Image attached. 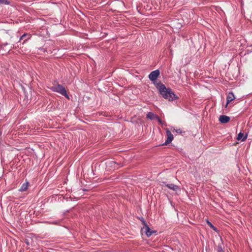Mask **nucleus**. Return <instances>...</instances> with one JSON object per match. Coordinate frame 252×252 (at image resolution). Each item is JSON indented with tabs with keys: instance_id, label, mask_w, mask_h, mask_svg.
<instances>
[{
	"instance_id": "nucleus-6",
	"label": "nucleus",
	"mask_w": 252,
	"mask_h": 252,
	"mask_svg": "<svg viewBox=\"0 0 252 252\" xmlns=\"http://www.w3.org/2000/svg\"><path fill=\"white\" fill-rule=\"evenodd\" d=\"M230 120V118L225 115H221L219 118V121L221 123L226 124Z\"/></svg>"
},
{
	"instance_id": "nucleus-1",
	"label": "nucleus",
	"mask_w": 252,
	"mask_h": 252,
	"mask_svg": "<svg viewBox=\"0 0 252 252\" xmlns=\"http://www.w3.org/2000/svg\"><path fill=\"white\" fill-rule=\"evenodd\" d=\"M160 94L165 99L169 101H173L177 98V96L170 89H167L164 85L160 84L157 86Z\"/></svg>"
},
{
	"instance_id": "nucleus-10",
	"label": "nucleus",
	"mask_w": 252,
	"mask_h": 252,
	"mask_svg": "<svg viewBox=\"0 0 252 252\" xmlns=\"http://www.w3.org/2000/svg\"><path fill=\"white\" fill-rule=\"evenodd\" d=\"M148 119L150 120H155L156 119L157 116L153 113L152 112H148L146 116Z\"/></svg>"
},
{
	"instance_id": "nucleus-15",
	"label": "nucleus",
	"mask_w": 252,
	"mask_h": 252,
	"mask_svg": "<svg viewBox=\"0 0 252 252\" xmlns=\"http://www.w3.org/2000/svg\"><path fill=\"white\" fill-rule=\"evenodd\" d=\"M155 120H157L159 124H160V125L163 124V123L162 122L161 119L158 116L157 117V118Z\"/></svg>"
},
{
	"instance_id": "nucleus-8",
	"label": "nucleus",
	"mask_w": 252,
	"mask_h": 252,
	"mask_svg": "<svg viewBox=\"0 0 252 252\" xmlns=\"http://www.w3.org/2000/svg\"><path fill=\"white\" fill-rule=\"evenodd\" d=\"M165 186L174 191H177L179 189L178 186L173 184H166Z\"/></svg>"
},
{
	"instance_id": "nucleus-13",
	"label": "nucleus",
	"mask_w": 252,
	"mask_h": 252,
	"mask_svg": "<svg viewBox=\"0 0 252 252\" xmlns=\"http://www.w3.org/2000/svg\"><path fill=\"white\" fill-rule=\"evenodd\" d=\"M207 222L211 228H213L214 230H216V228L212 225V224L210 222L207 221Z\"/></svg>"
},
{
	"instance_id": "nucleus-2",
	"label": "nucleus",
	"mask_w": 252,
	"mask_h": 252,
	"mask_svg": "<svg viewBox=\"0 0 252 252\" xmlns=\"http://www.w3.org/2000/svg\"><path fill=\"white\" fill-rule=\"evenodd\" d=\"M51 90L53 92H57L64 96L66 98L69 99V96L66 93L65 88L62 85L57 84L54 85L51 88Z\"/></svg>"
},
{
	"instance_id": "nucleus-19",
	"label": "nucleus",
	"mask_w": 252,
	"mask_h": 252,
	"mask_svg": "<svg viewBox=\"0 0 252 252\" xmlns=\"http://www.w3.org/2000/svg\"><path fill=\"white\" fill-rule=\"evenodd\" d=\"M176 28H179V29H180V26H177L176 27Z\"/></svg>"
},
{
	"instance_id": "nucleus-18",
	"label": "nucleus",
	"mask_w": 252,
	"mask_h": 252,
	"mask_svg": "<svg viewBox=\"0 0 252 252\" xmlns=\"http://www.w3.org/2000/svg\"><path fill=\"white\" fill-rule=\"evenodd\" d=\"M173 26L175 27V26H176V22H175L173 23Z\"/></svg>"
},
{
	"instance_id": "nucleus-9",
	"label": "nucleus",
	"mask_w": 252,
	"mask_h": 252,
	"mask_svg": "<svg viewBox=\"0 0 252 252\" xmlns=\"http://www.w3.org/2000/svg\"><path fill=\"white\" fill-rule=\"evenodd\" d=\"M247 138V135H244V134L240 132L237 136V139L238 140H241L242 141H245Z\"/></svg>"
},
{
	"instance_id": "nucleus-7",
	"label": "nucleus",
	"mask_w": 252,
	"mask_h": 252,
	"mask_svg": "<svg viewBox=\"0 0 252 252\" xmlns=\"http://www.w3.org/2000/svg\"><path fill=\"white\" fill-rule=\"evenodd\" d=\"M235 98V96L233 93L230 92L228 93L227 96V103L226 105V107L227 106V104L229 103L231 101L233 100Z\"/></svg>"
},
{
	"instance_id": "nucleus-16",
	"label": "nucleus",
	"mask_w": 252,
	"mask_h": 252,
	"mask_svg": "<svg viewBox=\"0 0 252 252\" xmlns=\"http://www.w3.org/2000/svg\"><path fill=\"white\" fill-rule=\"evenodd\" d=\"M174 130H175L176 131V132L178 134H180L182 133V130L180 129H174Z\"/></svg>"
},
{
	"instance_id": "nucleus-17",
	"label": "nucleus",
	"mask_w": 252,
	"mask_h": 252,
	"mask_svg": "<svg viewBox=\"0 0 252 252\" xmlns=\"http://www.w3.org/2000/svg\"><path fill=\"white\" fill-rule=\"evenodd\" d=\"M26 36V34H23L20 38V40H22L23 39V38H24V37Z\"/></svg>"
},
{
	"instance_id": "nucleus-4",
	"label": "nucleus",
	"mask_w": 252,
	"mask_h": 252,
	"mask_svg": "<svg viewBox=\"0 0 252 252\" xmlns=\"http://www.w3.org/2000/svg\"><path fill=\"white\" fill-rule=\"evenodd\" d=\"M160 72L158 70H156L155 71H152L149 75V78L150 80L152 81H154L158 78V76L159 75Z\"/></svg>"
},
{
	"instance_id": "nucleus-14",
	"label": "nucleus",
	"mask_w": 252,
	"mask_h": 252,
	"mask_svg": "<svg viewBox=\"0 0 252 252\" xmlns=\"http://www.w3.org/2000/svg\"><path fill=\"white\" fill-rule=\"evenodd\" d=\"M217 251H218V252H224L223 251L221 247L220 246V245L218 246V247Z\"/></svg>"
},
{
	"instance_id": "nucleus-20",
	"label": "nucleus",
	"mask_w": 252,
	"mask_h": 252,
	"mask_svg": "<svg viewBox=\"0 0 252 252\" xmlns=\"http://www.w3.org/2000/svg\"><path fill=\"white\" fill-rule=\"evenodd\" d=\"M1 132H0V135H1Z\"/></svg>"
},
{
	"instance_id": "nucleus-12",
	"label": "nucleus",
	"mask_w": 252,
	"mask_h": 252,
	"mask_svg": "<svg viewBox=\"0 0 252 252\" xmlns=\"http://www.w3.org/2000/svg\"><path fill=\"white\" fill-rule=\"evenodd\" d=\"M9 2L7 0H0V5L1 4H8Z\"/></svg>"
},
{
	"instance_id": "nucleus-5",
	"label": "nucleus",
	"mask_w": 252,
	"mask_h": 252,
	"mask_svg": "<svg viewBox=\"0 0 252 252\" xmlns=\"http://www.w3.org/2000/svg\"><path fill=\"white\" fill-rule=\"evenodd\" d=\"M142 222H143V224H144V225H145V228H143L142 230H145V232L146 234V235H147V236H148V237L151 236L152 235V234H153V231H151L150 228H149V226L146 224V222H145L144 220H143V221H142Z\"/></svg>"
},
{
	"instance_id": "nucleus-3",
	"label": "nucleus",
	"mask_w": 252,
	"mask_h": 252,
	"mask_svg": "<svg viewBox=\"0 0 252 252\" xmlns=\"http://www.w3.org/2000/svg\"><path fill=\"white\" fill-rule=\"evenodd\" d=\"M166 132L167 134V139L166 140L165 143L163 144V145H166L171 143L174 138L173 134L171 133L168 128L166 129Z\"/></svg>"
},
{
	"instance_id": "nucleus-11",
	"label": "nucleus",
	"mask_w": 252,
	"mask_h": 252,
	"mask_svg": "<svg viewBox=\"0 0 252 252\" xmlns=\"http://www.w3.org/2000/svg\"><path fill=\"white\" fill-rule=\"evenodd\" d=\"M28 184H29V183L28 182L24 183L22 185V186H21V187L20 189L19 190L21 191H26L28 189Z\"/></svg>"
}]
</instances>
